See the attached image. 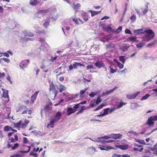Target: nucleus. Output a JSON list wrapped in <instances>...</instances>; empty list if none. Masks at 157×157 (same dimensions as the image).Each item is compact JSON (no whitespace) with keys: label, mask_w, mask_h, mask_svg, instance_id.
Returning a JSON list of instances; mask_svg holds the SVG:
<instances>
[{"label":"nucleus","mask_w":157,"mask_h":157,"mask_svg":"<svg viewBox=\"0 0 157 157\" xmlns=\"http://www.w3.org/2000/svg\"><path fill=\"white\" fill-rule=\"evenodd\" d=\"M126 104V103H125L123 102H121L119 103V104L117 105V108H121L123 105H125Z\"/></svg>","instance_id":"obj_47"},{"label":"nucleus","mask_w":157,"mask_h":157,"mask_svg":"<svg viewBox=\"0 0 157 157\" xmlns=\"http://www.w3.org/2000/svg\"><path fill=\"white\" fill-rule=\"evenodd\" d=\"M90 105L89 107V108H93L95 106L98 105L97 103L96 102V101H95V100L93 99L90 102Z\"/></svg>","instance_id":"obj_21"},{"label":"nucleus","mask_w":157,"mask_h":157,"mask_svg":"<svg viewBox=\"0 0 157 157\" xmlns=\"http://www.w3.org/2000/svg\"><path fill=\"white\" fill-rule=\"evenodd\" d=\"M100 147H98L101 150H106L108 151L109 150L111 149V147L109 146H107V147H105L104 146H103L102 145H99Z\"/></svg>","instance_id":"obj_17"},{"label":"nucleus","mask_w":157,"mask_h":157,"mask_svg":"<svg viewBox=\"0 0 157 157\" xmlns=\"http://www.w3.org/2000/svg\"><path fill=\"white\" fill-rule=\"evenodd\" d=\"M145 42H144L142 40L136 44V46L137 48H141L145 46Z\"/></svg>","instance_id":"obj_19"},{"label":"nucleus","mask_w":157,"mask_h":157,"mask_svg":"<svg viewBox=\"0 0 157 157\" xmlns=\"http://www.w3.org/2000/svg\"><path fill=\"white\" fill-rule=\"evenodd\" d=\"M19 144L18 143H16L14 144L13 146L12 147V149L13 150H14L16 149L17 147H18Z\"/></svg>","instance_id":"obj_51"},{"label":"nucleus","mask_w":157,"mask_h":157,"mask_svg":"<svg viewBox=\"0 0 157 157\" xmlns=\"http://www.w3.org/2000/svg\"><path fill=\"white\" fill-rule=\"evenodd\" d=\"M3 97L6 98H8V101L7 102L9 101V96L8 95V90L7 91H5V92H3Z\"/></svg>","instance_id":"obj_27"},{"label":"nucleus","mask_w":157,"mask_h":157,"mask_svg":"<svg viewBox=\"0 0 157 157\" xmlns=\"http://www.w3.org/2000/svg\"><path fill=\"white\" fill-rule=\"evenodd\" d=\"M151 95L149 94H146L144 96H143L141 99V101H143L144 100H146Z\"/></svg>","instance_id":"obj_36"},{"label":"nucleus","mask_w":157,"mask_h":157,"mask_svg":"<svg viewBox=\"0 0 157 157\" xmlns=\"http://www.w3.org/2000/svg\"><path fill=\"white\" fill-rule=\"evenodd\" d=\"M134 33L136 34L137 35L140 34H142L145 33L144 31L142 29H137L135 30L134 31Z\"/></svg>","instance_id":"obj_15"},{"label":"nucleus","mask_w":157,"mask_h":157,"mask_svg":"<svg viewBox=\"0 0 157 157\" xmlns=\"http://www.w3.org/2000/svg\"><path fill=\"white\" fill-rule=\"evenodd\" d=\"M129 39L131 41H135L136 40V37L133 36H130L129 37Z\"/></svg>","instance_id":"obj_46"},{"label":"nucleus","mask_w":157,"mask_h":157,"mask_svg":"<svg viewBox=\"0 0 157 157\" xmlns=\"http://www.w3.org/2000/svg\"><path fill=\"white\" fill-rule=\"evenodd\" d=\"M122 135L120 134L112 133L109 134L110 138L116 140L118 139H120L122 137Z\"/></svg>","instance_id":"obj_8"},{"label":"nucleus","mask_w":157,"mask_h":157,"mask_svg":"<svg viewBox=\"0 0 157 157\" xmlns=\"http://www.w3.org/2000/svg\"><path fill=\"white\" fill-rule=\"evenodd\" d=\"M58 89L59 90V92L60 93H61L65 90V86L61 84H59V86L58 87Z\"/></svg>","instance_id":"obj_22"},{"label":"nucleus","mask_w":157,"mask_h":157,"mask_svg":"<svg viewBox=\"0 0 157 157\" xmlns=\"http://www.w3.org/2000/svg\"><path fill=\"white\" fill-rule=\"evenodd\" d=\"M23 142L25 144H26L28 143V140L26 137H24L23 138Z\"/></svg>","instance_id":"obj_60"},{"label":"nucleus","mask_w":157,"mask_h":157,"mask_svg":"<svg viewBox=\"0 0 157 157\" xmlns=\"http://www.w3.org/2000/svg\"><path fill=\"white\" fill-rule=\"evenodd\" d=\"M114 47V44L112 43H109L108 44L106 45V48H113Z\"/></svg>","instance_id":"obj_43"},{"label":"nucleus","mask_w":157,"mask_h":157,"mask_svg":"<svg viewBox=\"0 0 157 157\" xmlns=\"http://www.w3.org/2000/svg\"><path fill=\"white\" fill-rule=\"evenodd\" d=\"M118 147L122 150H126L128 147V145L127 144H119Z\"/></svg>","instance_id":"obj_16"},{"label":"nucleus","mask_w":157,"mask_h":157,"mask_svg":"<svg viewBox=\"0 0 157 157\" xmlns=\"http://www.w3.org/2000/svg\"><path fill=\"white\" fill-rule=\"evenodd\" d=\"M94 68V67L93 65H88L86 67V69L87 70H89L91 69Z\"/></svg>","instance_id":"obj_59"},{"label":"nucleus","mask_w":157,"mask_h":157,"mask_svg":"<svg viewBox=\"0 0 157 157\" xmlns=\"http://www.w3.org/2000/svg\"><path fill=\"white\" fill-rule=\"evenodd\" d=\"M50 20L48 19L45 20L44 23L43 24V26L45 28H47L49 25Z\"/></svg>","instance_id":"obj_31"},{"label":"nucleus","mask_w":157,"mask_h":157,"mask_svg":"<svg viewBox=\"0 0 157 157\" xmlns=\"http://www.w3.org/2000/svg\"><path fill=\"white\" fill-rule=\"evenodd\" d=\"M125 33L126 34H132L131 31L128 29H126L125 30Z\"/></svg>","instance_id":"obj_57"},{"label":"nucleus","mask_w":157,"mask_h":157,"mask_svg":"<svg viewBox=\"0 0 157 157\" xmlns=\"http://www.w3.org/2000/svg\"><path fill=\"white\" fill-rule=\"evenodd\" d=\"M110 69V72L111 74H113L117 71V69L115 67V68H113V66L112 65H110L109 66Z\"/></svg>","instance_id":"obj_24"},{"label":"nucleus","mask_w":157,"mask_h":157,"mask_svg":"<svg viewBox=\"0 0 157 157\" xmlns=\"http://www.w3.org/2000/svg\"><path fill=\"white\" fill-rule=\"evenodd\" d=\"M140 93V92H136L132 94H128L126 95L127 98L129 99L135 98Z\"/></svg>","instance_id":"obj_9"},{"label":"nucleus","mask_w":157,"mask_h":157,"mask_svg":"<svg viewBox=\"0 0 157 157\" xmlns=\"http://www.w3.org/2000/svg\"><path fill=\"white\" fill-rule=\"evenodd\" d=\"M141 9L143 14L144 15H145L148 12L149 10L148 4L146 5L144 8L142 7Z\"/></svg>","instance_id":"obj_12"},{"label":"nucleus","mask_w":157,"mask_h":157,"mask_svg":"<svg viewBox=\"0 0 157 157\" xmlns=\"http://www.w3.org/2000/svg\"><path fill=\"white\" fill-rule=\"evenodd\" d=\"M128 59V58L125 56H120L119 57V60L123 63H125V60Z\"/></svg>","instance_id":"obj_20"},{"label":"nucleus","mask_w":157,"mask_h":157,"mask_svg":"<svg viewBox=\"0 0 157 157\" xmlns=\"http://www.w3.org/2000/svg\"><path fill=\"white\" fill-rule=\"evenodd\" d=\"M88 89V87L86 88H85L84 90H81L79 94L81 96H82V95L84 94L85 92Z\"/></svg>","instance_id":"obj_41"},{"label":"nucleus","mask_w":157,"mask_h":157,"mask_svg":"<svg viewBox=\"0 0 157 157\" xmlns=\"http://www.w3.org/2000/svg\"><path fill=\"white\" fill-rule=\"evenodd\" d=\"M61 116L62 114L60 112H57L54 116V118L51 120L50 123L47 125V127L48 128L49 127H51V128L54 127V123L59 121Z\"/></svg>","instance_id":"obj_2"},{"label":"nucleus","mask_w":157,"mask_h":157,"mask_svg":"<svg viewBox=\"0 0 157 157\" xmlns=\"http://www.w3.org/2000/svg\"><path fill=\"white\" fill-rule=\"evenodd\" d=\"M97 151L94 147H89L87 149V154L91 156H92L94 154L95 152Z\"/></svg>","instance_id":"obj_4"},{"label":"nucleus","mask_w":157,"mask_h":157,"mask_svg":"<svg viewBox=\"0 0 157 157\" xmlns=\"http://www.w3.org/2000/svg\"><path fill=\"white\" fill-rule=\"evenodd\" d=\"M27 147L29 148L28 150L26 151H20L18 152L20 153H27L30 150V146H28Z\"/></svg>","instance_id":"obj_42"},{"label":"nucleus","mask_w":157,"mask_h":157,"mask_svg":"<svg viewBox=\"0 0 157 157\" xmlns=\"http://www.w3.org/2000/svg\"><path fill=\"white\" fill-rule=\"evenodd\" d=\"M80 106V104H79V103L78 104H76V105H75L73 107V109H78L79 107Z\"/></svg>","instance_id":"obj_63"},{"label":"nucleus","mask_w":157,"mask_h":157,"mask_svg":"<svg viewBox=\"0 0 157 157\" xmlns=\"http://www.w3.org/2000/svg\"><path fill=\"white\" fill-rule=\"evenodd\" d=\"M21 123V121H20L17 123H14V125L15 127L17 128H19L20 126Z\"/></svg>","instance_id":"obj_50"},{"label":"nucleus","mask_w":157,"mask_h":157,"mask_svg":"<svg viewBox=\"0 0 157 157\" xmlns=\"http://www.w3.org/2000/svg\"><path fill=\"white\" fill-rule=\"evenodd\" d=\"M110 109L109 108H107L104 110V112L102 113L103 115L105 116L108 113V112H109Z\"/></svg>","instance_id":"obj_37"},{"label":"nucleus","mask_w":157,"mask_h":157,"mask_svg":"<svg viewBox=\"0 0 157 157\" xmlns=\"http://www.w3.org/2000/svg\"><path fill=\"white\" fill-rule=\"evenodd\" d=\"M11 129H12V128L9 125L6 126L4 128V130L5 131L8 132L11 130Z\"/></svg>","instance_id":"obj_35"},{"label":"nucleus","mask_w":157,"mask_h":157,"mask_svg":"<svg viewBox=\"0 0 157 157\" xmlns=\"http://www.w3.org/2000/svg\"><path fill=\"white\" fill-rule=\"evenodd\" d=\"M88 13H87L83 12L82 14V16L83 19L85 21H87L88 20L87 17Z\"/></svg>","instance_id":"obj_25"},{"label":"nucleus","mask_w":157,"mask_h":157,"mask_svg":"<svg viewBox=\"0 0 157 157\" xmlns=\"http://www.w3.org/2000/svg\"><path fill=\"white\" fill-rule=\"evenodd\" d=\"M155 43V41H154L150 43L147 44V46L148 47H150L153 45Z\"/></svg>","instance_id":"obj_56"},{"label":"nucleus","mask_w":157,"mask_h":157,"mask_svg":"<svg viewBox=\"0 0 157 157\" xmlns=\"http://www.w3.org/2000/svg\"><path fill=\"white\" fill-rule=\"evenodd\" d=\"M94 64L98 69L105 67V64L102 61H98L94 63Z\"/></svg>","instance_id":"obj_6"},{"label":"nucleus","mask_w":157,"mask_h":157,"mask_svg":"<svg viewBox=\"0 0 157 157\" xmlns=\"http://www.w3.org/2000/svg\"><path fill=\"white\" fill-rule=\"evenodd\" d=\"M105 106V105L104 104H102L99 105L98 107H97L96 108L94 109V111H96L97 110H99L102 108V107Z\"/></svg>","instance_id":"obj_38"},{"label":"nucleus","mask_w":157,"mask_h":157,"mask_svg":"<svg viewBox=\"0 0 157 157\" xmlns=\"http://www.w3.org/2000/svg\"><path fill=\"white\" fill-rule=\"evenodd\" d=\"M129 48V46H127V45L123 46L121 47V49L122 50V51L124 52L127 50Z\"/></svg>","instance_id":"obj_39"},{"label":"nucleus","mask_w":157,"mask_h":157,"mask_svg":"<svg viewBox=\"0 0 157 157\" xmlns=\"http://www.w3.org/2000/svg\"><path fill=\"white\" fill-rule=\"evenodd\" d=\"M81 5L79 3H77L75 6H74L73 8L75 10H77L79 7H80Z\"/></svg>","instance_id":"obj_48"},{"label":"nucleus","mask_w":157,"mask_h":157,"mask_svg":"<svg viewBox=\"0 0 157 157\" xmlns=\"http://www.w3.org/2000/svg\"><path fill=\"white\" fill-rule=\"evenodd\" d=\"M157 121V115L152 116L148 117L147 120L145 124L150 126H153L154 124V121Z\"/></svg>","instance_id":"obj_3"},{"label":"nucleus","mask_w":157,"mask_h":157,"mask_svg":"<svg viewBox=\"0 0 157 157\" xmlns=\"http://www.w3.org/2000/svg\"><path fill=\"white\" fill-rule=\"evenodd\" d=\"M136 142H138V143L140 144H144V145L146 144L144 142V140H138L136 141Z\"/></svg>","instance_id":"obj_49"},{"label":"nucleus","mask_w":157,"mask_h":157,"mask_svg":"<svg viewBox=\"0 0 157 157\" xmlns=\"http://www.w3.org/2000/svg\"><path fill=\"white\" fill-rule=\"evenodd\" d=\"M133 150L134 151H139L141 152L143 150V147H141L140 149H139L138 148L135 147L133 148Z\"/></svg>","instance_id":"obj_55"},{"label":"nucleus","mask_w":157,"mask_h":157,"mask_svg":"<svg viewBox=\"0 0 157 157\" xmlns=\"http://www.w3.org/2000/svg\"><path fill=\"white\" fill-rule=\"evenodd\" d=\"M130 19L131 21L132 22H134L136 21V16L135 15L133 14L131 16Z\"/></svg>","instance_id":"obj_33"},{"label":"nucleus","mask_w":157,"mask_h":157,"mask_svg":"<svg viewBox=\"0 0 157 157\" xmlns=\"http://www.w3.org/2000/svg\"><path fill=\"white\" fill-rule=\"evenodd\" d=\"M2 59L3 60L4 62H6L8 63H9L10 61L9 59L6 58H2Z\"/></svg>","instance_id":"obj_61"},{"label":"nucleus","mask_w":157,"mask_h":157,"mask_svg":"<svg viewBox=\"0 0 157 157\" xmlns=\"http://www.w3.org/2000/svg\"><path fill=\"white\" fill-rule=\"evenodd\" d=\"M30 4L32 6H36L39 5L40 2L38 0H30Z\"/></svg>","instance_id":"obj_18"},{"label":"nucleus","mask_w":157,"mask_h":157,"mask_svg":"<svg viewBox=\"0 0 157 157\" xmlns=\"http://www.w3.org/2000/svg\"><path fill=\"white\" fill-rule=\"evenodd\" d=\"M97 95L96 92H92L89 94V95L91 97H94V96Z\"/></svg>","instance_id":"obj_53"},{"label":"nucleus","mask_w":157,"mask_h":157,"mask_svg":"<svg viewBox=\"0 0 157 157\" xmlns=\"http://www.w3.org/2000/svg\"><path fill=\"white\" fill-rule=\"evenodd\" d=\"M117 88V87H115L112 89L106 91V95H108L113 92L114 91L116 90Z\"/></svg>","instance_id":"obj_30"},{"label":"nucleus","mask_w":157,"mask_h":157,"mask_svg":"<svg viewBox=\"0 0 157 157\" xmlns=\"http://www.w3.org/2000/svg\"><path fill=\"white\" fill-rule=\"evenodd\" d=\"M95 101H96V102L97 103V104H98L102 101V100L101 99V97L99 96H98L97 98V99L95 100Z\"/></svg>","instance_id":"obj_44"},{"label":"nucleus","mask_w":157,"mask_h":157,"mask_svg":"<svg viewBox=\"0 0 157 157\" xmlns=\"http://www.w3.org/2000/svg\"><path fill=\"white\" fill-rule=\"evenodd\" d=\"M48 12V10H40L38 11L37 13V16L39 17L40 18V15H41V16L43 15L45 13H47Z\"/></svg>","instance_id":"obj_10"},{"label":"nucleus","mask_w":157,"mask_h":157,"mask_svg":"<svg viewBox=\"0 0 157 157\" xmlns=\"http://www.w3.org/2000/svg\"><path fill=\"white\" fill-rule=\"evenodd\" d=\"M83 65L81 63H75L73 64V67L74 69H76L78 66H80V67H81L82 66H83Z\"/></svg>","instance_id":"obj_32"},{"label":"nucleus","mask_w":157,"mask_h":157,"mask_svg":"<svg viewBox=\"0 0 157 157\" xmlns=\"http://www.w3.org/2000/svg\"><path fill=\"white\" fill-rule=\"evenodd\" d=\"M33 28L35 30L36 33L40 34L42 31V28L37 25H35L33 26Z\"/></svg>","instance_id":"obj_11"},{"label":"nucleus","mask_w":157,"mask_h":157,"mask_svg":"<svg viewBox=\"0 0 157 157\" xmlns=\"http://www.w3.org/2000/svg\"><path fill=\"white\" fill-rule=\"evenodd\" d=\"M34 151H31L30 153V155H33L35 157H37L38 156V155L36 153H35Z\"/></svg>","instance_id":"obj_52"},{"label":"nucleus","mask_w":157,"mask_h":157,"mask_svg":"<svg viewBox=\"0 0 157 157\" xmlns=\"http://www.w3.org/2000/svg\"><path fill=\"white\" fill-rule=\"evenodd\" d=\"M47 46L48 44L47 43L44 41H43L40 47V49L44 50L47 48Z\"/></svg>","instance_id":"obj_13"},{"label":"nucleus","mask_w":157,"mask_h":157,"mask_svg":"<svg viewBox=\"0 0 157 157\" xmlns=\"http://www.w3.org/2000/svg\"><path fill=\"white\" fill-rule=\"evenodd\" d=\"M116 63H117L118 67H119L120 69H121L124 66L123 64H122L121 63L117 61Z\"/></svg>","instance_id":"obj_40"},{"label":"nucleus","mask_w":157,"mask_h":157,"mask_svg":"<svg viewBox=\"0 0 157 157\" xmlns=\"http://www.w3.org/2000/svg\"><path fill=\"white\" fill-rule=\"evenodd\" d=\"M101 138H102L103 139L108 140L110 138L109 136V135L107 136H103L101 137Z\"/></svg>","instance_id":"obj_58"},{"label":"nucleus","mask_w":157,"mask_h":157,"mask_svg":"<svg viewBox=\"0 0 157 157\" xmlns=\"http://www.w3.org/2000/svg\"><path fill=\"white\" fill-rule=\"evenodd\" d=\"M36 97L34 96L33 95L31 97V99L32 101H33V102H34V101L36 99Z\"/></svg>","instance_id":"obj_64"},{"label":"nucleus","mask_w":157,"mask_h":157,"mask_svg":"<svg viewBox=\"0 0 157 157\" xmlns=\"http://www.w3.org/2000/svg\"><path fill=\"white\" fill-rule=\"evenodd\" d=\"M101 11H92L90 10H89V12L91 13V16L92 17L97 15L98 14L100 13Z\"/></svg>","instance_id":"obj_23"},{"label":"nucleus","mask_w":157,"mask_h":157,"mask_svg":"<svg viewBox=\"0 0 157 157\" xmlns=\"http://www.w3.org/2000/svg\"><path fill=\"white\" fill-rule=\"evenodd\" d=\"M22 155L19 154H17L15 155H13L10 156V157H21Z\"/></svg>","instance_id":"obj_62"},{"label":"nucleus","mask_w":157,"mask_h":157,"mask_svg":"<svg viewBox=\"0 0 157 157\" xmlns=\"http://www.w3.org/2000/svg\"><path fill=\"white\" fill-rule=\"evenodd\" d=\"M76 110L74 109L71 107H69L67 109V114L68 116H69L72 113H73L75 112Z\"/></svg>","instance_id":"obj_14"},{"label":"nucleus","mask_w":157,"mask_h":157,"mask_svg":"<svg viewBox=\"0 0 157 157\" xmlns=\"http://www.w3.org/2000/svg\"><path fill=\"white\" fill-rule=\"evenodd\" d=\"M122 29V27L121 26H119L118 28L115 31V33H119L121 30Z\"/></svg>","instance_id":"obj_45"},{"label":"nucleus","mask_w":157,"mask_h":157,"mask_svg":"<svg viewBox=\"0 0 157 157\" xmlns=\"http://www.w3.org/2000/svg\"><path fill=\"white\" fill-rule=\"evenodd\" d=\"M34 36L33 33L31 32H27L25 33V37L21 38L22 39L25 38V37L26 36L33 37Z\"/></svg>","instance_id":"obj_28"},{"label":"nucleus","mask_w":157,"mask_h":157,"mask_svg":"<svg viewBox=\"0 0 157 157\" xmlns=\"http://www.w3.org/2000/svg\"><path fill=\"white\" fill-rule=\"evenodd\" d=\"M140 106L139 105L136 103H131V108L133 109H135L137 107H140Z\"/></svg>","instance_id":"obj_29"},{"label":"nucleus","mask_w":157,"mask_h":157,"mask_svg":"<svg viewBox=\"0 0 157 157\" xmlns=\"http://www.w3.org/2000/svg\"><path fill=\"white\" fill-rule=\"evenodd\" d=\"M102 138L101 137H98L97 138V140H96V142L98 143H100L102 144H105V143L106 140H102Z\"/></svg>","instance_id":"obj_26"},{"label":"nucleus","mask_w":157,"mask_h":157,"mask_svg":"<svg viewBox=\"0 0 157 157\" xmlns=\"http://www.w3.org/2000/svg\"><path fill=\"white\" fill-rule=\"evenodd\" d=\"M109 36H107L106 37H102L101 39V40L103 42H108L109 41Z\"/></svg>","instance_id":"obj_34"},{"label":"nucleus","mask_w":157,"mask_h":157,"mask_svg":"<svg viewBox=\"0 0 157 157\" xmlns=\"http://www.w3.org/2000/svg\"><path fill=\"white\" fill-rule=\"evenodd\" d=\"M144 32L147 34L142 38V41L146 43L148 41L154 37L155 33L151 29H148L144 30Z\"/></svg>","instance_id":"obj_1"},{"label":"nucleus","mask_w":157,"mask_h":157,"mask_svg":"<svg viewBox=\"0 0 157 157\" xmlns=\"http://www.w3.org/2000/svg\"><path fill=\"white\" fill-rule=\"evenodd\" d=\"M44 109L45 111H49L51 110V108L49 107V105H47L44 108Z\"/></svg>","instance_id":"obj_54"},{"label":"nucleus","mask_w":157,"mask_h":157,"mask_svg":"<svg viewBox=\"0 0 157 157\" xmlns=\"http://www.w3.org/2000/svg\"><path fill=\"white\" fill-rule=\"evenodd\" d=\"M50 91H52V93L55 94V97H56L58 93V91L56 89L53 84L52 83L49 86Z\"/></svg>","instance_id":"obj_7"},{"label":"nucleus","mask_w":157,"mask_h":157,"mask_svg":"<svg viewBox=\"0 0 157 157\" xmlns=\"http://www.w3.org/2000/svg\"><path fill=\"white\" fill-rule=\"evenodd\" d=\"M29 59H26L22 60L19 64V66L21 69H23L29 64Z\"/></svg>","instance_id":"obj_5"}]
</instances>
